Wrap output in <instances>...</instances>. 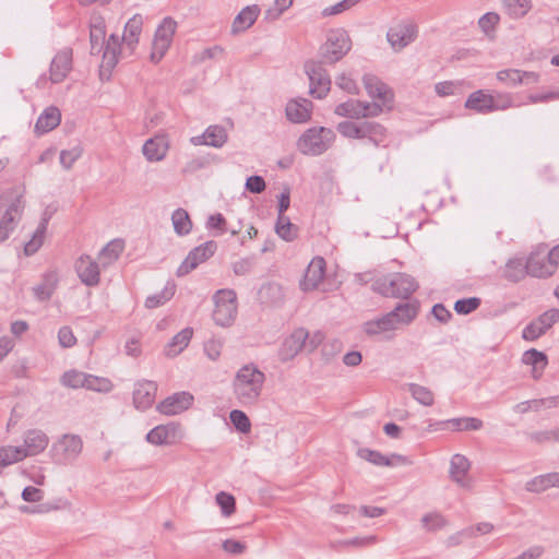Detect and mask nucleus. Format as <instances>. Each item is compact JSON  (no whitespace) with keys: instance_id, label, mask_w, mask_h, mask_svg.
<instances>
[{"instance_id":"obj_1","label":"nucleus","mask_w":559,"mask_h":559,"mask_svg":"<svg viewBox=\"0 0 559 559\" xmlns=\"http://www.w3.org/2000/svg\"><path fill=\"white\" fill-rule=\"evenodd\" d=\"M143 27V17L140 14L133 15L127 24L124 25V31L122 35V39L120 40L119 36L116 34H111L104 48L103 59H102V71L110 72L119 60V55L122 52L121 45L123 44V49L128 50L129 53H132L139 43L140 35L142 33Z\"/></svg>"},{"instance_id":"obj_2","label":"nucleus","mask_w":559,"mask_h":559,"mask_svg":"<svg viewBox=\"0 0 559 559\" xmlns=\"http://www.w3.org/2000/svg\"><path fill=\"white\" fill-rule=\"evenodd\" d=\"M265 374L249 362L239 368L233 380V393L241 406L255 405L263 391Z\"/></svg>"},{"instance_id":"obj_3","label":"nucleus","mask_w":559,"mask_h":559,"mask_svg":"<svg viewBox=\"0 0 559 559\" xmlns=\"http://www.w3.org/2000/svg\"><path fill=\"white\" fill-rule=\"evenodd\" d=\"M419 304L416 300L399 304L390 312L362 324V331L369 336L393 332L409 325L418 316Z\"/></svg>"},{"instance_id":"obj_4","label":"nucleus","mask_w":559,"mask_h":559,"mask_svg":"<svg viewBox=\"0 0 559 559\" xmlns=\"http://www.w3.org/2000/svg\"><path fill=\"white\" fill-rule=\"evenodd\" d=\"M418 289L417 281L406 273H394L372 283V290L383 297L408 299Z\"/></svg>"},{"instance_id":"obj_5","label":"nucleus","mask_w":559,"mask_h":559,"mask_svg":"<svg viewBox=\"0 0 559 559\" xmlns=\"http://www.w3.org/2000/svg\"><path fill=\"white\" fill-rule=\"evenodd\" d=\"M337 131L347 139H367L374 146H379L386 138L383 126L373 121H342L337 124Z\"/></svg>"},{"instance_id":"obj_6","label":"nucleus","mask_w":559,"mask_h":559,"mask_svg":"<svg viewBox=\"0 0 559 559\" xmlns=\"http://www.w3.org/2000/svg\"><path fill=\"white\" fill-rule=\"evenodd\" d=\"M25 203L22 195H14L9 198L2 195L0 199V242L10 238L12 233L16 229L23 212Z\"/></svg>"},{"instance_id":"obj_7","label":"nucleus","mask_w":559,"mask_h":559,"mask_svg":"<svg viewBox=\"0 0 559 559\" xmlns=\"http://www.w3.org/2000/svg\"><path fill=\"white\" fill-rule=\"evenodd\" d=\"M335 140L332 129L325 127H312L307 129L297 142L300 153L310 156H318L330 148Z\"/></svg>"},{"instance_id":"obj_8","label":"nucleus","mask_w":559,"mask_h":559,"mask_svg":"<svg viewBox=\"0 0 559 559\" xmlns=\"http://www.w3.org/2000/svg\"><path fill=\"white\" fill-rule=\"evenodd\" d=\"M513 106L512 97L508 93L489 94L478 90L469 94L465 102V108L478 114H489L497 110H506Z\"/></svg>"},{"instance_id":"obj_9","label":"nucleus","mask_w":559,"mask_h":559,"mask_svg":"<svg viewBox=\"0 0 559 559\" xmlns=\"http://www.w3.org/2000/svg\"><path fill=\"white\" fill-rule=\"evenodd\" d=\"M214 310L212 313L215 324L230 326L237 317V295L229 288L218 289L214 296Z\"/></svg>"},{"instance_id":"obj_10","label":"nucleus","mask_w":559,"mask_h":559,"mask_svg":"<svg viewBox=\"0 0 559 559\" xmlns=\"http://www.w3.org/2000/svg\"><path fill=\"white\" fill-rule=\"evenodd\" d=\"M352 40L345 29L337 28L328 33L325 43L320 47V57L325 63H336L348 53Z\"/></svg>"},{"instance_id":"obj_11","label":"nucleus","mask_w":559,"mask_h":559,"mask_svg":"<svg viewBox=\"0 0 559 559\" xmlns=\"http://www.w3.org/2000/svg\"><path fill=\"white\" fill-rule=\"evenodd\" d=\"M83 451V440L79 435H62L50 449V455L59 465L73 464Z\"/></svg>"},{"instance_id":"obj_12","label":"nucleus","mask_w":559,"mask_h":559,"mask_svg":"<svg viewBox=\"0 0 559 559\" xmlns=\"http://www.w3.org/2000/svg\"><path fill=\"white\" fill-rule=\"evenodd\" d=\"M177 29V22L173 17H165L158 25L152 45L151 60L159 62L169 49Z\"/></svg>"},{"instance_id":"obj_13","label":"nucleus","mask_w":559,"mask_h":559,"mask_svg":"<svg viewBox=\"0 0 559 559\" xmlns=\"http://www.w3.org/2000/svg\"><path fill=\"white\" fill-rule=\"evenodd\" d=\"M305 71L310 82V94L319 99L324 98L331 90V79L322 62L309 60Z\"/></svg>"},{"instance_id":"obj_14","label":"nucleus","mask_w":559,"mask_h":559,"mask_svg":"<svg viewBox=\"0 0 559 559\" xmlns=\"http://www.w3.org/2000/svg\"><path fill=\"white\" fill-rule=\"evenodd\" d=\"M528 275L537 278H547L555 274L557 266L550 258L546 246L542 245L526 258Z\"/></svg>"},{"instance_id":"obj_15","label":"nucleus","mask_w":559,"mask_h":559,"mask_svg":"<svg viewBox=\"0 0 559 559\" xmlns=\"http://www.w3.org/2000/svg\"><path fill=\"white\" fill-rule=\"evenodd\" d=\"M217 250V243L214 240L205 241L204 243L193 248L182 263L178 266L176 275L178 277L185 276L195 270L200 264L207 261Z\"/></svg>"},{"instance_id":"obj_16","label":"nucleus","mask_w":559,"mask_h":559,"mask_svg":"<svg viewBox=\"0 0 559 559\" xmlns=\"http://www.w3.org/2000/svg\"><path fill=\"white\" fill-rule=\"evenodd\" d=\"M558 322L559 309H549L523 329L522 337L526 341H535L544 335L554 324Z\"/></svg>"},{"instance_id":"obj_17","label":"nucleus","mask_w":559,"mask_h":559,"mask_svg":"<svg viewBox=\"0 0 559 559\" xmlns=\"http://www.w3.org/2000/svg\"><path fill=\"white\" fill-rule=\"evenodd\" d=\"M471 462L460 453L454 454L450 460L449 476L460 488L472 490L474 480L469 475Z\"/></svg>"},{"instance_id":"obj_18","label":"nucleus","mask_w":559,"mask_h":559,"mask_svg":"<svg viewBox=\"0 0 559 559\" xmlns=\"http://www.w3.org/2000/svg\"><path fill=\"white\" fill-rule=\"evenodd\" d=\"M417 33L415 24L400 23L388 31L386 39L394 51H401L416 39Z\"/></svg>"},{"instance_id":"obj_19","label":"nucleus","mask_w":559,"mask_h":559,"mask_svg":"<svg viewBox=\"0 0 559 559\" xmlns=\"http://www.w3.org/2000/svg\"><path fill=\"white\" fill-rule=\"evenodd\" d=\"M308 332L300 328L296 329L288 337L284 340L278 350V358L286 362L295 358L301 349L307 346Z\"/></svg>"},{"instance_id":"obj_20","label":"nucleus","mask_w":559,"mask_h":559,"mask_svg":"<svg viewBox=\"0 0 559 559\" xmlns=\"http://www.w3.org/2000/svg\"><path fill=\"white\" fill-rule=\"evenodd\" d=\"M181 428L178 424L169 423L159 425L150 430L146 441L154 445H170L181 439Z\"/></svg>"},{"instance_id":"obj_21","label":"nucleus","mask_w":559,"mask_h":559,"mask_svg":"<svg viewBox=\"0 0 559 559\" xmlns=\"http://www.w3.org/2000/svg\"><path fill=\"white\" fill-rule=\"evenodd\" d=\"M157 384L154 381L142 380L135 383L133 390V404L136 409L150 408L156 397Z\"/></svg>"},{"instance_id":"obj_22","label":"nucleus","mask_w":559,"mask_h":559,"mask_svg":"<svg viewBox=\"0 0 559 559\" xmlns=\"http://www.w3.org/2000/svg\"><path fill=\"white\" fill-rule=\"evenodd\" d=\"M325 260L322 257L313 258L305 272L304 280L300 282V288L304 292L318 288L325 276Z\"/></svg>"},{"instance_id":"obj_23","label":"nucleus","mask_w":559,"mask_h":559,"mask_svg":"<svg viewBox=\"0 0 559 559\" xmlns=\"http://www.w3.org/2000/svg\"><path fill=\"white\" fill-rule=\"evenodd\" d=\"M72 68V50L63 49L52 59L49 70V81L53 84L62 82Z\"/></svg>"},{"instance_id":"obj_24","label":"nucleus","mask_w":559,"mask_h":559,"mask_svg":"<svg viewBox=\"0 0 559 559\" xmlns=\"http://www.w3.org/2000/svg\"><path fill=\"white\" fill-rule=\"evenodd\" d=\"M23 452L25 457L35 456L46 450L49 444V437L40 429H29L24 433Z\"/></svg>"},{"instance_id":"obj_25","label":"nucleus","mask_w":559,"mask_h":559,"mask_svg":"<svg viewBox=\"0 0 559 559\" xmlns=\"http://www.w3.org/2000/svg\"><path fill=\"white\" fill-rule=\"evenodd\" d=\"M362 82L368 95L382 105H392L393 93L390 87L373 74H365Z\"/></svg>"},{"instance_id":"obj_26","label":"nucleus","mask_w":559,"mask_h":559,"mask_svg":"<svg viewBox=\"0 0 559 559\" xmlns=\"http://www.w3.org/2000/svg\"><path fill=\"white\" fill-rule=\"evenodd\" d=\"M193 396L188 392L175 393L157 405V411L164 415H177L190 407Z\"/></svg>"},{"instance_id":"obj_27","label":"nucleus","mask_w":559,"mask_h":559,"mask_svg":"<svg viewBox=\"0 0 559 559\" xmlns=\"http://www.w3.org/2000/svg\"><path fill=\"white\" fill-rule=\"evenodd\" d=\"M79 278L86 286H96L99 283V266L90 255H82L75 262Z\"/></svg>"},{"instance_id":"obj_28","label":"nucleus","mask_w":559,"mask_h":559,"mask_svg":"<svg viewBox=\"0 0 559 559\" xmlns=\"http://www.w3.org/2000/svg\"><path fill=\"white\" fill-rule=\"evenodd\" d=\"M312 103L307 98L290 99L286 104V118L293 123H305L311 118Z\"/></svg>"},{"instance_id":"obj_29","label":"nucleus","mask_w":559,"mask_h":559,"mask_svg":"<svg viewBox=\"0 0 559 559\" xmlns=\"http://www.w3.org/2000/svg\"><path fill=\"white\" fill-rule=\"evenodd\" d=\"M168 150L169 141L167 136L163 134L146 140L142 147L143 155L151 163L163 160Z\"/></svg>"},{"instance_id":"obj_30","label":"nucleus","mask_w":559,"mask_h":559,"mask_svg":"<svg viewBox=\"0 0 559 559\" xmlns=\"http://www.w3.org/2000/svg\"><path fill=\"white\" fill-rule=\"evenodd\" d=\"M226 141V130L221 126H210L202 135L191 139L194 145H209L213 147H222Z\"/></svg>"},{"instance_id":"obj_31","label":"nucleus","mask_w":559,"mask_h":559,"mask_svg":"<svg viewBox=\"0 0 559 559\" xmlns=\"http://www.w3.org/2000/svg\"><path fill=\"white\" fill-rule=\"evenodd\" d=\"M59 277L56 271H48L43 274L41 282L33 287V293L38 301H47L57 289Z\"/></svg>"},{"instance_id":"obj_32","label":"nucleus","mask_w":559,"mask_h":559,"mask_svg":"<svg viewBox=\"0 0 559 559\" xmlns=\"http://www.w3.org/2000/svg\"><path fill=\"white\" fill-rule=\"evenodd\" d=\"M526 275H528L527 262L522 258L509 259L501 271V276L512 283L524 280Z\"/></svg>"},{"instance_id":"obj_33","label":"nucleus","mask_w":559,"mask_h":559,"mask_svg":"<svg viewBox=\"0 0 559 559\" xmlns=\"http://www.w3.org/2000/svg\"><path fill=\"white\" fill-rule=\"evenodd\" d=\"M260 14V8L257 4L243 8L234 19L231 33L238 34L251 27Z\"/></svg>"},{"instance_id":"obj_34","label":"nucleus","mask_w":559,"mask_h":559,"mask_svg":"<svg viewBox=\"0 0 559 559\" xmlns=\"http://www.w3.org/2000/svg\"><path fill=\"white\" fill-rule=\"evenodd\" d=\"M357 455L368 461L369 463L377 466H392L394 465V461L405 463L406 459L399 454H392L390 457L383 455L381 452L376 450H370L368 448L358 449Z\"/></svg>"},{"instance_id":"obj_35","label":"nucleus","mask_w":559,"mask_h":559,"mask_svg":"<svg viewBox=\"0 0 559 559\" xmlns=\"http://www.w3.org/2000/svg\"><path fill=\"white\" fill-rule=\"evenodd\" d=\"M61 114L57 107H48L38 117L35 123V132L38 134L47 133L59 126Z\"/></svg>"},{"instance_id":"obj_36","label":"nucleus","mask_w":559,"mask_h":559,"mask_svg":"<svg viewBox=\"0 0 559 559\" xmlns=\"http://www.w3.org/2000/svg\"><path fill=\"white\" fill-rule=\"evenodd\" d=\"M522 362L532 366V376L534 379H539L548 364L546 354L535 348L524 352L522 355Z\"/></svg>"},{"instance_id":"obj_37","label":"nucleus","mask_w":559,"mask_h":559,"mask_svg":"<svg viewBox=\"0 0 559 559\" xmlns=\"http://www.w3.org/2000/svg\"><path fill=\"white\" fill-rule=\"evenodd\" d=\"M193 335L191 328H185L178 332L170 342L166 345L164 353L167 357H176L179 355L190 343Z\"/></svg>"},{"instance_id":"obj_38","label":"nucleus","mask_w":559,"mask_h":559,"mask_svg":"<svg viewBox=\"0 0 559 559\" xmlns=\"http://www.w3.org/2000/svg\"><path fill=\"white\" fill-rule=\"evenodd\" d=\"M502 9L512 20H520L527 15L533 8L532 0H501Z\"/></svg>"},{"instance_id":"obj_39","label":"nucleus","mask_w":559,"mask_h":559,"mask_svg":"<svg viewBox=\"0 0 559 559\" xmlns=\"http://www.w3.org/2000/svg\"><path fill=\"white\" fill-rule=\"evenodd\" d=\"M124 245L120 239H115L108 242L99 253L100 263L106 266L114 263L123 251Z\"/></svg>"},{"instance_id":"obj_40","label":"nucleus","mask_w":559,"mask_h":559,"mask_svg":"<svg viewBox=\"0 0 559 559\" xmlns=\"http://www.w3.org/2000/svg\"><path fill=\"white\" fill-rule=\"evenodd\" d=\"M174 230L178 236H186L192 229V222L188 212L181 207L175 210L171 214Z\"/></svg>"},{"instance_id":"obj_41","label":"nucleus","mask_w":559,"mask_h":559,"mask_svg":"<svg viewBox=\"0 0 559 559\" xmlns=\"http://www.w3.org/2000/svg\"><path fill=\"white\" fill-rule=\"evenodd\" d=\"M175 292H176L175 283L168 282L165 285V287L163 288V290H160L159 293H156L154 295H151L145 299V307L148 309H154V308L163 306L164 304H166L168 300H170L174 297Z\"/></svg>"},{"instance_id":"obj_42","label":"nucleus","mask_w":559,"mask_h":559,"mask_svg":"<svg viewBox=\"0 0 559 559\" xmlns=\"http://www.w3.org/2000/svg\"><path fill=\"white\" fill-rule=\"evenodd\" d=\"M335 115L340 117H347L350 119H360L362 111V102L357 99H348L347 102L341 103L335 107Z\"/></svg>"},{"instance_id":"obj_43","label":"nucleus","mask_w":559,"mask_h":559,"mask_svg":"<svg viewBox=\"0 0 559 559\" xmlns=\"http://www.w3.org/2000/svg\"><path fill=\"white\" fill-rule=\"evenodd\" d=\"M275 231L285 241H293L298 236V227L285 215L277 216Z\"/></svg>"},{"instance_id":"obj_44","label":"nucleus","mask_w":559,"mask_h":559,"mask_svg":"<svg viewBox=\"0 0 559 559\" xmlns=\"http://www.w3.org/2000/svg\"><path fill=\"white\" fill-rule=\"evenodd\" d=\"M406 388L412 394L413 399L424 406H431L435 403V395L432 391L424 385L417 383H407Z\"/></svg>"},{"instance_id":"obj_45","label":"nucleus","mask_w":559,"mask_h":559,"mask_svg":"<svg viewBox=\"0 0 559 559\" xmlns=\"http://www.w3.org/2000/svg\"><path fill=\"white\" fill-rule=\"evenodd\" d=\"M83 389L98 393H109L114 389V384L108 378L86 373Z\"/></svg>"},{"instance_id":"obj_46","label":"nucleus","mask_w":559,"mask_h":559,"mask_svg":"<svg viewBox=\"0 0 559 559\" xmlns=\"http://www.w3.org/2000/svg\"><path fill=\"white\" fill-rule=\"evenodd\" d=\"M25 459V453L19 447H1L0 448V467H5Z\"/></svg>"},{"instance_id":"obj_47","label":"nucleus","mask_w":559,"mask_h":559,"mask_svg":"<svg viewBox=\"0 0 559 559\" xmlns=\"http://www.w3.org/2000/svg\"><path fill=\"white\" fill-rule=\"evenodd\" d=\"M447 423L453 431L479 430L483 427V421L475 417L452 418Z\"/></svg>"},{"instance_id":"obj_48","label":"nucleus","mask_w":559,"mask_h":559,"mask_svg":"<svg viewBox=\"0 0 559 559\" xmlns=\"http://www.w3.org/2000/svg\"><path fill=\"white\" fill-rule=\"evenodd\" d=\"M499 22L500 15L497 12H487L479 17L478 26L487 37L492 38Z\"/></svg>"},{"instance_id":"obj_49","label":"nucleus","mask_w":559,"mask_h":559,"mask_svg":"<svg viewBox=\"0 0 559 559\" xmlns=\"http://www.w3.org/2000/svg\"><path fill=\"white\" fill-rule=\"evenodd\" d=\"M86 372L79 371L75 369L66 371L60 382L63 386L71 389H83L85 382Z\"/></svg>"},{"instance_id":"obj_50","label":"nucleus","mask_w":559,"mask_h":559,"mask_svg":"<svg viewBox=\"0 0 559 559\" xmlns=\"http://www.w3.org/2000/svg\"><path fill=\"white\" fill-rule=\"evenodd\" d=\"M552 487L551 474L536 476L525 484V489L530 492H543Z\"/></svg>"},{"instance_id":"obj_51","label":"nucleus","mask_w":559,"mask_h":559,"mask_svg":"<svg viewBox=\"0 0 559 559\" xmlns=\"http://www.w3.org/2000/svg\"><path fill=\"white\" fill-rule=\"evenodd\" d=\"M421 524L428 532L441 530L447 525V520L438 512H430L421 518Z\"/></svg>"},{"instance_id":"obj_52","label":"nucleus","mask_w":559,"mask_h":559,"mask_svg":"<svg viewBox=\"0 0 559 559\" xmlns=\"http://www.w3.org/2000/svg\"><path fill=\"white\" fill-rule=\"evenodd\" d=\"M522 70L506 69L497 72V80L508 86H518L522 84Z\"/></svg>"},{"instance_id":"obj_53","label":"nucleus","mask_w":559,"mask_h":559,"mask_svg":"<svg viewBox=\"0 0 559 559\" xmlns=\"http://www.w3.org/2000/svg\"><path fill=\"white\" fill-rule=\"evenodd\" d=\"M216 503L219 506L224 516H230L236 509V500L234 496L225 491H219L215 497Z\"/></svg>"},{"instance_id":"obj_54","label":"nucleus","mask_w":559,"mask_h":559,"mask_svg":"<svg viewBox=\"0 0 559 559\" xmlns=\"http://www.w3.org/2000/svg\"><path fill=\"white\" fill-rule=\"evenodd\" d=\"M83 150L80 145H75L69 150L60 152V164L67 170L71 169L73 164L82 156Z\"/></svg>"},{"instance_id":"obj_55","label":"nucleus","mask_w":559,"mask_h":559,"mask_svg":"<svg viewBox=\"0 0 559 559\" xmlns=\"http://www.w3.org/2000/svg\"><path fill=\"white\" fill-rule=\"evenodd\" d=\"M105 38V26L93 25L91 28L90 40H91V52L99 53L103 48V41Z\"/></svg>"},{"instance_id":"obj_56","label":"nucleus","mask_w":559,"mask_h":559,"mask_svg":"<svg viewBox=\"0 0 559 559\" xmlns=\"http://www.w3.org/2000/svg\"><path fill=\"white\" fill-rule=\"evenodd\" d=\"M229 418L235 428L242 432L247 433L251 429V423L249 417L240 409H234L229 414Z\"/></svg>"},{"instance_id":"obj_57","label":"nucleus","mask_w":559,"mask_h":559,"mask_svg":"<svg viewBox=\"0 0 559 559\" xmlns=\"http://www.w3.org/2000/svg\"><path fill=\"white\" fill-rule=\"evenodd\" d=\"M45 235H46L45 230H40V228H38V227L36 228V230L34 231V234L32 236V239L29 241H27L24 246L25 255H27V257L33 255L40 249V247L44 243Z\"/></svg>"},{"instance_id":"obj_58","label":"nucleus","mask_w":559,"mask_h":559,"mask_svg":"<svg viewBox=\"0 0 559 559\" xmlns=\"http://www.w3.org/2000/svg\"><path fill=\"white\" fill-rule=\"evenodd\" d=\"M294 0H274L273 5L265 11V19L269 21L277 20L288 8L292 7Z\"/></svg>"},{"instance_id":"obj_59","label":"nucleus","mask_w":559,"mask_h":559,"mask_svg":"<svg viewBox=\"0 0 559 559\" xmlns=\"http://www.w3.org/2000/svg\"><path fill=\"white\" fill-rule=\"evenodd\" d=\"M462 83L459 81H443L435 85V92L440 97L455 95L460 91Z\"/></svg>"},{"instance_id":"obj_60","label":"nucleus","mask_w":559,"mask_h":559,"mask_svg":"<svg viewBox=\"0 0 559 559\" xmlns=\"http://www.w3.org/2000/svg\"><path fill=\"white\" fill-rule=\"evenodd\" d=\"M480 305V299L477 297L464 298L456 300L454 304V310L459 314H468L476 310Z\"/></svg>"},{"instance_id":"obj_61","label":"nucleus","mask_w":559,"mask_h":559,"mask_svg":"<svg viewBox=\"0 0 559 559\" xmlns=\"http://www.w3.org/2000/svg\"><path fill=\"white\" fill-rule=\"evenodd\" d=\"M223 341L211 338L204 343L203 350L206 357L213 361L219 359L222 349H223Z\"/></svg>"},{"instance_id":"obj_62","label":"nucleus","mask_w":559,"mask_h":559,"mask_svg":"<svg viewBox=\"0 0 559 559\" xmlns=\"http://www.w3.org/2000/svg\"><path fill=\"white\" fill-rule=\"evenodd\" d=\"M361 0H342L334 5L325 8L323 10V15L329 16V15H335V14L342 13V12L350 9L352 7L356 5Z\"/></svg>"},{"instance_id":"obj_63","label":"nucleus","mask_w":559,"mask_h":559,"mask_svg":"<svg viewBox=\"0 0 559 559\" xmlns=\"http://www.w3.org/2000/svg\"><path fill=\"white\" fill-rule=\"evenodd\" d=\"M335 84L343 91L347 92L348 94H357L358 93V86L356 82L349 78L346 73L340 74L336 80Z\"/></svg>"},{"instance_id":"obj_64","label":"nucleus","mask_w":559,"mask_h":559,"mask_svg":"<svg viewBox=\"0 0 559 559\" xmlns=\"http://www.w3.org/2000/svg\"><path fill=\"white\" fill-rule=\"evenodd\" d=\"M59 344L64 348H70L75 345L76 337L74 336L71 328L62 326L58 331Z\"/></svg>"}]
</instances>
